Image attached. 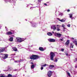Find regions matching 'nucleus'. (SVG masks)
I'll return each instance as SVG.
<instances>
[{
    "label": "nucleus",
    "mask_w": 77,
    "mask_h": 77,
    "mask_svg": "<svg viewBox=\"0 0 77 77\" xmlns=\"http://www.w3.org/2000/svg\"><path fill=\"white\" fill-rule=\"evenodd\" d=\"M35 68V65H32L31 66V69H33Z\"/></svg>",
    "instance_id": "nucleus-18"
},
{
    "label": "nucleus",
    "mask_w": 77,
    "mask_h": 77,
    "mask_svg": "<svg viewBox=\"0 0 77 77\" xmlns=\"http://www.w3.org/2000/svg\"><path fill=\"white\" fill-rule=\"evenodd\" d=\"M13 33L11 32H7V35H12Z\"/></svg>",
    "instance_id": "nucleus-10"
},
{
    "label": "nucleus",
    "mask_w": 77,
    "mask_h": 77,
    "mask_svg": "<svg viewBox=\"0 0 77 77\" xmlns=\"http://www.w3.org/2000/svg\"><path fill=\"white\" fill-rule=\"evenodd\" d=\"M0 77H6V76H3V75H2L0 76Z\"/></svg>",
    "instance_id": "nucleus-37"
},
{
    "label": "nucleus",
    "mask_w": 77,
    "mask_h": 77,
    "mask_svg": "<svg viewBox=\"0 0 77 77\" xmlns=\"http://www.w3.org/2000/svg\"><path fill=\"white\" fill-rule=\"evenodd\" d=\"M67 12H70V10H69V9L67 10Z\"/></svg>",
    "instance_id": "nucleus-34"
},
{
    "label": "nucleus",
    "mask_w": 77,
    "mask_h": 77,
    "mask_svg": "<svg viewBox=\"0 0 77 77\" xmlns=\"http://www.w3.org/2000/svg\"><path fill=\"white\" fill-rule=\"evenodd\" d=\"M48 41H49V42H55V39L53 38H51V39H49L48 40Z\"/></svg>",
    "instance_id": "nucleus-9"
},
{
    "label": "nucleus",
    "mask_w": 77,
    "mask_h": 77,
    "mask_svg": "<svg viewBox=\"0 0 77 77\" xmlns=\"http://www.w3.org/2000/svg\"><path fill=\"white\" fill-rule=\"evenodd\" d=\"M61 51H64V49H61Z\"/></svg>",
    "instance_id": "nucleus-30"
},
{
    "label": "nucleus",
    "mask_w": 77,
    "mask_h": 77,
    "mask_svg": "<svg viewBox=\"0 0 77 77\" xmlns=\"http://www.w3.org/2000/svg\"><path fill=\"white\" fill-rule=\"evenodd\" d=\"M26 21H27V20L26 19Z\"/></svg>",
    "instance_id": "nucleus-51"
},
{
    "label": "nucleus",
    "mask_w": 77,
    "mask_h": 77,
    "mask_svg": "<svg viewBox=\"0 0 77 77\" xmlns=\"http://www.w3.org/2000/svg\"><path fill=\"white\" fill-rule=\"evenodd\" d=\"M26 38H21V40L22 41V42H23V41H24V40H26Z\"/></svg>",
    "instance_id": "nucleus-21"
},
{
    "label": "nucleus",
    "mask_w": 77,
    "mask_h": 77,
    "mask_svg": "<svg viewBox=\"0 0 77 77\" xmlns=\"http://www.w3.org/2000/svg\"><path fill=\"white\" fill-rule=\"evenodd\" d=\"M44 69V67H42L41 68V70H42V69Z\"/></svg>",
    "instance_id": "nucleus-31"
},
{
    "label": "nucleus",
    "mask_w": 77,
    "mask_h": 77,
    "mask_svg": "<svg viewBox=\"0 0 77 77\" xmlns=\"http://www.w3.org/2000/svg\"><path fill=\"white\" fill-rule=\"evenodd\" d=\"M0 54L2 55V57L3 59H6L7 58H8V54Z\"/></svg>",
    "instance_id": "nucleus-3"
},
{
    "label": "nucleus",
    "mask_w": 77,
    "mask_h": 77,
    "mask_svg": "<svg viewBox=\"0 0 77 77\" xmlns=\"http://www.w3.org/2000/svg\"><path fill=\"white\" fill-rule=\"evenodd\" d=\"M70 24H68V25H67V26L68 27H70Z\"/></svg>",
    "instance_id": "nucleus-29"
},
{
    "label": "nucleus",
    "mask_w": 77,
    "mask_h": 77,
    "mask_svg": "<svg viewBox=\"0 0 77 77\" xmlns=\"http://www.w3.org/2000/svg\"><path fill=\"white\" fill-rule=\"evenodd\" d=\"M60 40H61V41H63V38H62V39H60Z\"/></svg>",
    "instance_id": "nucleus-39"
},
{
    "label": "nucleus",
    "mask_w": 77,
    "mask_h": 77,
    "mask_svg": "<svg viewBox=\"0 0 77 77\" xmlns=\"http://www.w3.org/2000/svg\"><path fill=\"white\" fill-rule=\"evenodd\" d=\"M5 28H6V27H5Z\"/></svg>",
    "instance_id": "nucleus-52"
},
{
    "label": "nucleus",
    "mask_w": 77,
    "mask_h": 77,
    "mask_svg": "<svg viewBox=\"0 0 77 77\" xmlns=\"http://www.w3.org/2000/svg\"><path fill=\"white\" fill-rule=\"evenodd\" d=\"M38 2H41V0H38Z\"/></svg>",
    "instance_id": "nucleus-40"
},
{
    "label": "nucleus",
    "mask_w": 77,
    "mask_h": 77,
    "mask_svg": "<svg viewBox=\"0 0 77 77\" xmlns=\"http://www.w3.org/2000/svg\"><path fill=\"white\" fill-rule=\"evenodd\" d=\"M16 77V76H12V77Z\"/></svg>",
    "instance_id": "nucleus-48"
},
{
    "label": "nucleus",
    "mask_w": 77,
    "mask_h": 77,
    "mask_svg": "<svg viewBox=\"0 0 77 77\" xmlns=\"http://www.w3.org/2000/svg\"><path fill=\"white\" fill-rule=\"evenodd\" d=\"M45 66H47V64H46L43 65V67H45Z\"/></svg>",
    "instance_id": "nucleus-28"
},
{
    "label": "nucleus",
    "mask_w": 77,
    "mask_h": 77,
    "mask_svg": "<svg viewBox=\"0 0 77 77\" xmlns=\"http://www.w3.org/2000/svg\"><path fill=\"white\" fill-rule=\"evenodd\" d=\"M75 68H77V66H75Z\"/></svg>",
    "instance_id": "nucleus-46"
},
{
    "label": "nucleus",
    "mask_w": 77,
    "mask_h": 77,
    "mask_svg": "<svg viewBox=\"0 0 77 77\" xmlns=\"http://www.w3.org/2000/svg\"><path fill=\"white\" fill-rule=\"evenodd\" d=\"M39 50H40V51H44V48H43L42 47H39Z\"/></svg>",
    "instance_id": "nucleus-15"
},
{
    "label": "nucleus",
    "mask_w": 77,
    "mask_h": 77,
    "mask_svg": "<svg viewBox=\"0 0 77 77\" xmlns=\"http://www.w3.org/2000/svg\"><path fill=\"white\" fill-rule=\"evenodd\" d=\"M51 29H53L54 31L56 29V26H55V25H54L53 26V28L52 27H51Z\"/></svg>",
    "instance_id": "nucleus-11"
},
{
    "label": "nucleus",
    "mask_w": 77,
    "mask_h": 77,
    "mask_svg": "<svg viewBox=\"0 0 77 77\" xmlns=\"http://www.w3.org/2000/svg\"><path fill=\"white\" fill-rule=\"evenodd\" d=\"M71 39H72L73 40H74V38H71Z\"/></svg>",
    "instance_id": "nucleus-42"
},
{
    "label": "nucleus",
    "mask_w": 77,
    "mask_h": 77,
    "mask_svg": "<svg viewBox=\"0 0 77 77\" xmlns=\"http://www.w3.org/2000/svg\"><path fill=\"white\" fill-rule=\"evenodd\" d=\"M75 60H74L75 61H77V58H76L75 59Z\"/></svg>",
    "instance_id": "nucleus-36"
},
{
    "label": "nucleus",
    "mask_w": 77,
    "mask_h": 77,
    "mask_svg": "<svg viewBox=\"0 0 77 77\" xmlns=\"http://www.w3.org/2000/svg\"><path fill=\"white\" fill-rule=\"evenodd\" d=\"M16 38L17 39V42H21L22 41L21 40V38L20 37H17Z\"/></svg>",
    "instance_id": "nucleus-7"
},
{
    "label": "nucleus",
    "mask_w": 77,
    "mask_h": 77,
    "mask_svg": "<svg viewBox=\"0 0 77 77\" xmlns=\"http://www.w3.org/2000/svg\"><path fill=\"white\" fill-rule=\"evenodd\" d=\"M30 63H31V64H33V62H32Z\"/></svg>",
    "instance_id": "nucleus-44"
},
{
    "label": "nucleus",
    "mask_w": 77,
    "mask_h": 77,
    "mask_svg": "<svg viewBox=\"0 0 77 77\" xmlns=\"http://www.w3.org/2000/svg\"><path fill=\"white\" fill-rule=\"evenodd\" d=\"M11 55H12V56H13V55L15 56V54H12Z\"/></svg>",
    "instance_id": "nucleus-35"
},
{
    "label": "nucleus",
    "mask_w": 77,
    "mask_h": 77,
    "mask_svg": "<svg viewBox=\"0 0 77 77\" xmlns=\"http://www.w3.org/2000/svg\"><path fill=\"white\" fill-rule=\"evenodd\" d=\"M2 51L1 50H0V53H2Z\"/></svg>",
    "instance_id": "nucleus-43"
},
{
    "label": "nucleus",
    "mask_w": 77,
    "mask_h": 77,
    "mask_svg": "<svg viewBox=\"0 0 77 77\" xmlns=\"http://www.w3.org/2000/svg\"><path fill=\"white\" fill-rule=\"evenodd\" d=\"M31 23L32 24V27H36V23H34V22H31Z\"/></svg>",
    "instance_id": "nucleus-8"
},
{
    "label": "nucleus",
    "mask_w": 77,
    "mask_h": 77,
    "mask_svg": "<svg viewBox=\"0 0 77 77\" xmlns=\"http://www.w3.org/2000/svg\"><path fill=\"white\" fill-rule=\"evenodd\" d=\"M32 8H32V7H31L30 8V9H32Z\"/></svg>",
    "instance_id": "nucleus-47"
},
{
    "label": "nucleus",
    "mask_w": 77,
    "mask_h": 77,
    "mask_svg": "<svg viewBox=\"0 0 77 77\" xmlns=\"http://www.w3.org/2000/svg\"><path fill=\"white\" fill-rule=\"evenodd\" d=\"M52 33H54V31H52Z\"/></svg>",
    "instance_id": "nucleus-49"
},
{
    "label": "nucleus",
    "mask_w": 77,
    "mask_h": 77,
    "mask_svg": "<svg viewBox=\"0 0 77 77\" xmlns=\"http://www.w3.org/2000/svg\"><path fill=\"white\" fill-rule=\"evenodd\" d=\"M64 26H65V25H64V24H62V27H63V29H65V27Z\"/></svg>",
    "instance_id": "nucleus-25"
},
{
    "label": "nucleus",
    "mask_w": 77,
    "mask_h": 77,
    "mask_svg": "<svg viewBox=\"0 0 77 77\" xmlns=\"http://www.w3.org/2000/svg\"><path fill=\"white\" fill-rule=\"evenodd\" d=\"M47 35H48V36H52V33L51 32H48L47 33Z\"/></svg>",
    "instance_id": "nucleus-20"
},
{
    "label": "nucleus",
    "mask_w": 77,
    "mask_h": 77,
    "mask_svg": "<svg viewBox=\"0 0 77 77\" xmlns=\"http://www.w3.org/2000/svg\"><path fill=\"white\" fill-rule=\"evenodd\" d=\"M9 41H10V42H12V41H13V37H11L9 39Z\"/></svg>",
    "instance_id": "nucleus-16"
},
{
    "label": "nucleus",
    "mask_w": 77,
    "mask_h": 77,
    "mask_svg": "<svg viewBox=\"0 0 77 77\" xmlns=\"http://www.w3.org/2000/svg\"><path fill=\"white\" fill-rule=\"evenodd\" d=\"M54 65H50L49 67V68L50 69H51L53 68H54Z\"/></svg>",
    "instance_id": "nucleus-14"
},
{
    "label": "nucleus",
    "mask_w": 77,
    "mask_h": 77,
    "mask_svg": "<svg viewBox=\"0 0 77 77\" xmlns=\"http://www.w3.org/2000/svg\"><path fill=\"white\" fill-rule=\"evenodd\" d=\"M57 20H59V21H60V19L59 18H57Z\"/></svg>",
    "instance_id": "nucleus-41"
},
{
    "label": "nucleus",
    "mask_w": 77,
    "mask_h": 77,
    "mask_svg": "<svg viewBox=\"0 0 77 77\" xmlns=\"http://www.w3.org/2000/svg\"><path fill=\"white\" fill-rule=\"evenodd\" d=\"M57 31H60V29L59 28H57Z\"/></svg>",
    "instance_id": "nucleus-27"
},
{
    "label": "nucleus",
    "mask_w": 77,
    "mask_h": 77,
    "mask_svg": "<svg viewBox=\"0 0 77 77\" xmlns=\"http://www.w3.org/2000/svg\"><path fill=\"white\" fill-rule=\"evenodd\" d=\"M66 54V55H67V56H68V53H65Z\"/></svg>",
    "instance_id": "nucleus-33"
},
{
    "label": "nucleus",
    "mask_w": 77,
    "mask_h": 77,
    "mask_svg": "<svg viewBox=\"0 0 77 77\" xmlns=\"http://www.w3.org/2000/svg\"><path fill=\"white\" fill-rule=\"evenodd\" d=\"M57 26H59V25H57Z\"/></svg>",
    "instance_id": "nucleus-50"
},
{
    "label": "nucleus",
    "mask_w": 77,
    "mask_h": 77,
    "mask_svg": "<svg viewBox=\"0 0 77 77\" xmlns=\"http://www.w3.org/2000/svg\"><path fill=\"white\" fill-rule=\"evenodd\" d=\"M1 51L2 52H3V51H5V48H3L2 49H1Z\"/></svg>",
    "instance_id": "nucleus-24"
},
{
    "label": "nucleus",
    "mask_w": 77,
    "mask_h": 77,
    "mask_svg": "<svg viewBox=\"0 0 77 77\" xmlns=\"http://www.w3.org/2000/svg\"><path fill=\"white\" fill-rule=\"evenodd\" d=\"M67 74L69 76H70V73L69 72H67Z\"/></svg>",
    "instance_id": "nucleus-32"
},
{
    "label": "nucleus",
    "mask_w": 77,
    "mask_h": 77,
    "mask_svg": "<svg viewBox=\"0 0 77 77\" xmlns=\"http://www.w3.org/2000/svg\"><path fill=\"white\" fill-rule=\"evenodd\" d=\"M12 49L13 51H18V50L17 49V48L16 47L13 48Z\"/></svg>",
    "instance_id": "nucleus-13"
},
{
    "label": "nucleus",
    "mask_w": 77,
    "mask_h": 77,
    "mask_svg": "<svg viewBox=\"0 0 77 77\" xmlns=\"http://www.w3.org/2000/svg\"><path fill=\"white\" fill-rule=\"evenodd\" d=\"M17 62H21V61H19V60H15L14 61V62H15V63Z\"/></svg>",
    "instance_id": "nucleus-26"
},
{
    "label": "nucleus",
    "mask_w": 77,
    "mask_h": 77,
    "mask_svg": "<svg viewBox=\"0 0 77 77\" xmlns=\"http://www.w3.org/2000/svg\"><path fill=\"white\" fill-rule=\"evenodd\" d=\"M70 50L71 51H73V50L71 49V48H73V47L74 46V45L73 43H70Z\"/></svg>",
    "instance_id": "nucleus-6"
},
{
    "label": "nucleus",
    "mask_w": 77,
    "mask_h": 77,
    "mask_svg": "<svg viewBox=\"0 0 77 77\" xmlns=\"http://www.w3.org/2000/svg\"><path fill=\"white\" fill-rule=\"evenodd\" d=\"M55 61L56 62H57V59H56L55 60Z\"/></svg>",
    "instance_id": "nucleus-38"
},
{
    "label": "nucleus",
    "mask_w": 77,
    "mask_h": 77,
    "mask_svg": "<svg viewBox=\"0 0 77 77\" xmlns=\"http://www.w3.org/2000/svg\"><path fill=\"white\" fill-rule=\"evenodd\" d=\"M73 43H75V45H76V46H77V41H73Z\"/></svg>",
    "instance_id": "nucleus-17"
},
{
    "label": "nucleus",
    "mask_w": 77,
    "mask_h": 77,
    "mask_svg": "<svg viewBox=\"0 0 77 77\" xmlns=\"http://www.w3.org/2000/svg\"><path fill=\"white\" fill-rule=\"evenodd\" d=\"M69 16L70 18H72V14H69Z\"/></svg>",
    "instance_id": "nucleus-19"
},
{
    "label": "nucleus",
    "mask_w": 77,
    "mask_h": 77,
    "mask_svg": "<svg viewBox=\"0 0 77 77\" xmlns=\"http://www.w3.org/2000/svg\"><path fill=\"white\" fill-rule=\"evenodd\" d=\"M47 75L48 77H51L52 75V72L51 71H49L48 72Z\"/></svg>",
    "instance_id": "nucleus-5"
},
{
    "label": "nucleus",
    "mask_w": 77,
    "mask_h": 77,
    "mask_svg": "<svg viewBox=\"0 0 77 77\" xmlns=\"http://www.w3.org/2000/svg\"><path fill=\"white\" fill-rule=\"evenodd\" d=\"M54 35L55 36H56V37H57L58 38H60L61 37V36H62V34L60 33L55 32L54 33Z\"/></svg>",
    "instance_id": "nucleus-4"
},
{
    "label": "nucleus",
    "mask_w": 77,
    "mask_h": 77,
    "mask_svg": "<svg viewBox=\"0 0 77 77\" xmlns=\"http://www.w3.org/2000/svg\"><path fill=\"white\" fill-rule=\"evenodd\" d=\"M30 59H31V60H32V59L35 60L36 59H39V58L38 55L34 54H32V56H30Z\"/></svg>",
    "instance_id": "nucleus-1"
},
{
    "label": "nucleus",
    "mask_w": 77,
    "mask_h": 77,
    "mask_svg": "<svg viewBox=\"0 0 77 77\" xmlns=\"http://www.w3.org/2000/svg\"><path fill=\"white\" fill-rule=\"evenodd\" d=\"M44 5H45V6H47V5L46 4H44Z\"/></svg>",
    "instance_id": "nucleus-45"
},
{
    "label": "nucleus",
    "mask_w": 77,
    "mask_h": 77,
    "mask_svg": "<svg viewBox=\"0 0 77 77\" xmlns=\"http://www.w3.org/2000/svg\"><path fill=\"white\" fill-rule=\"evenodd\" d=\"M50 59L51 60H54V57L55 56V53L52 52H51L50 54Z\"/></svg>",
    "instance_id": "nucleus-2"
},
{
    "label": "nucleus",
    "mask_w": 77,
    "mask_h": 77,
    "mask_svg": "<svg viewBox=\"0 0 77 77\" xmlns=\"http://www.w3.org/2000/svg\"><path fill=\"white\" fill-rule=\"evenodd\" d=\"M65 44L66 45H69V40H67Z\"/></svg>",
    "instance_id": "nucleus-12"
},
{
    "label": "nucleus",
    "mask_w": 77,
    "mask_h": 77,
    "mask_svg": "<svg viewBox=\"0 0 77 77\" xmlns=\"http://www.w3.org/2000/svg\"><path fill=\"white\" fill-rule=\"evenodd\" d=\"M60 21H61V22H65V20L63 19H62L61 20H60Z\"/></svg>",
    "instance_id": "nucleus-22"
},
{
    "label": "nucleus",
    "mask_w": 77,
    "mask_h": 77,
    "mask_svg": "<svg viewBox=\"0 0 77 77\" xmlns=\"http://www.w3.org/2000/svg\"><path fill=\"white\" fill-rule=\"evenodd\" d=\"M12 77V75H11V74H8V76H6V77Z\"/></svg>",
    "instance_id": "nucleus-23"
}]
</instances>
